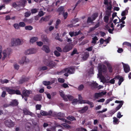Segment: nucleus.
Segmentation results:
<instances>
[{"label":"nucleus","instance_id":"obj_3","mask_svg":"<svg viewBox=\"0 0 131 131\" xmlns=\"http://www.w3.org/2000/svg\"><path fill=\"white\" fill-rule=\"evenodd\" d=\"M99 73L97 74V78H99L101 79V73L103 72L104 73L106 72L107 71V68L104 65H101L99 67Z\"/></svg>","mask_w":131,"mask_h":131},{"label":"nucleus","instance_id":"obj_34","mask_svg":"<svg viewBox=\"0 0 131 131\" xmlns=\"http://www.w3.org/2000/svg\"><path fill=\"white\" fill-rule=\"evenodd\" d=\"M67 96V97L66 98L68 100V99L70 101H72L74 99V97L73 96L70 95H68Z\"/></svg>","mask_w":131,"mask_h":131},{"label":"nucleus","instance_id":"obj_9","mask_svg":"<svg viewBox=\"0 0 131 131\" xmlns=\"http://www.w3.org/2000/svg\"><path fill=\"white\" fill-rule=\"evenodd\" d=\"M124 70L125 72L126 73H127L129 72L130 71V67L129 66L126 64H125L123 62H122Z\"/></svg>","mask_w":131,"mask_h":131},{"label":"nucleus","instance_id":"obj_22","mask_svg":"<svg viewBox=\"0 0 131 131\" xmlns=\"http://www.w3.org/2000/svg\"><path fill=\"white\" fill-rule=\"evenodd\" d=\"M18 103L17 100H14L13 101L10 102V105L12 106H16L18 105Z\"/></svg>","mask_w":131,"mask_h":131},{"label":"nucleus","instance_id":"obj_48","mask_svg":"<svg viewBox=\"0 0 131 131\" xmlns=\"http://www.w3.org/2000/svg\"><path fill=\"white\" fill-rule=\"evenodd\" d=\"M41 107V105L40 104H37L36 106V110H40Z\"/></svg>","mask_w":131,"mask_h":131},{"label":"nucleus","instance_id":"obj_24","mask_svg":"<svg viewBox=\"0 0 131 131\" xmlns=\"http://www.w3.org/2000/svg\"><path fill=\"white\" fill-rule=\"evenodd\" d=\"M28 79L27 78H22L19 81V84H22L24 82L28 81Z\"/></svg>","mask_w":131,"mask_h":131},{"label":"nucleus","instance_id":"obj_51","mask_svg":"<svg viewBox=\"0 0 131 131\" xmlns=\"http://www.w3.org/2000/svg\"><path fill=\"white\" fill-rule=\"evenodd\" d=\"M31 13L30 12H27L25 13V16L26 17H28L30 16Z\"/></svg>","mask_w":131,"mask_h":131},{"label":"nucleus","instance_id":"obj_61","mask_svg":"<svg viewBox=\"0 0 131 131\" xmlns=\"http://www.w3.org/2000/svg\"><path fill=\"white\" fill-rule=\"evenodd\" d=\"M121 114V113L120 112H118L117 115V117L118 118H120L123 116Z\"/></svg>","mask_w":131,"mask_h":131},{"label":"nucleus","instance_id":"obj_11","mask_svg":"<svg viewBox=\"0 0 131 131\" xmlns=\"http://www.w3.org/2000/svg\"><path fill=\"white\" fill-rule=\"evenodd\" d=\"M115 103H119L120 104L118 105L116 107L115 110L114 111V113L115 112L121 107L123 104V101L116 100L115 101Z\"/></svg>","mask_w":131,"mask_h":131},{"label":"nucleus","instance_id":"obj_18","mask_svg":"<svg viewBox=\"0 0 131 131\" xmlns=\"http://www.w3.org/2000/svg\"><path fill=\"white\" fill-rule=\"evenodd\" d=\"M23 113L25 115H29L31 116H33L34 115V114L31 112H30L28 111L27 110L25 109L23 110Z\"/></svg>","mask_w":131,"mask_h":131},{"label":"nucleus","instance_id":"obj_40","mask_svg":"<svg viewBox=\"0 0 131 131\" xmlns=\"http://www.w3.org/2000/svg\"><path fill=\"white\" fill-rule=\"evenodd\" d=\"M98 14L97 13H94L93 15H92L91 17L93 19V20H95L96 18L98 16Z\"/></svg>","mask_w":131,"mask_h":131},{"label":"nucleus","instance_id":"obj_58","mask_svg":"<svg viewBox=\"0 0 131 131\" xmlns=\"http://www.w3.org/2000/svg\"><path fill=\"white\" fill-rule=\"evenodd\" d=\"M116 79L115 77L111 79L109 81V82L112 84H114L115 83V80L114 79Z\"/></svg>","mask_w":131,"mask_h":131},{"label":"nucleus","instance_id":"obj_55","mask_svg":"<svg viewBox=\"0 0 131 131\" xmlns=\"http://www.w3.org/2000/svg\"><path fill=\"white\" fill-rule=\"evenodd\" d=\"M14 27L16 29H19V24H18L17 23H16L14 25Z\"/></svg>","mask_w":131,"mask_h":131},{"label":"nucleus","instance_id":"obj_45","mask_svg":"<svg viewBox=\"0 0 131 131\" xmlns=\"http://www.w3.org/2000/svg\"><path fill=\"white\" fill-rule=\"evenodd\" d=\"M19 26L21 27H24L26 26L25 23L23 22H20L19 23Z\"/></svg>","mask_w":131,"mask_h":131},{"label":"nucleus","instance_id":"obj_37","mask_svg":"<svg viewBox=\"0 0 131 131\" xmlns=\"http://www.w3.org/2000/svg\"><path fill=\"white\" fill-rule=\"evenodd\" d=\"M34 100L37 101H40L41 99V96L38 95L35 96L34 98Z\"/></svg>","mask_w":131,"mask_h":131},{"label":"nucleus","instance_id":"obj_59","mask_svg":"<svg viewBox=\"0 0 131 131\" xmlns=\"http://www.w3.org/2000/svg\"><path fill=\"white\" fill-rule=\"evenodd\" d=\"M62 14H63V16L64 18V19H66L68 16V13L67 12H66L64 13V12L63 13H62Z\"/></svg>","mask_w":131,"mask_h":131},{"label":"nucleus","instance_id":"obj_31","mask_svg":"<svg viewBox=\"0 0 131 131\" xmlns=\"http://www.w3.org/2000/svg\"><path fill=\"white\" fill-rule=\"evenodd\" d=\"M88 109V107L87 106H85L81 109L80 111L81 113H83L86 112Z\"/></svg>","mask_w":131,"mask_h":131},{"label":"nucleus","instance_id":"obj_62","mask_svg":"<svg viewBox=\"0 0 131 131\" xmlns=\"http://www.w3.org/2000/svg\"><path fill=\"white\" fill-rule=\"evenodd\" d=\"M64 80L62 78H59L58 79V81L60 83H63L64 82Z\"/></svg>","mask_w":131,"mask_h":131},{"label":"nucleus","instance_id":"obj_49","mask_svg":"<svg viewBox=\"0 0 131 131\" xmlns=\"http://www.w3.org/2000/svg\"><path fill=\"white\" fill-rule=\"evenodd\" d=\"M54 112H53L52 111H49L48 112H47V115H49L51 116L54 117V116L53 115Z\"/></svg>","mask_w":131,"mask_h":131},{"label":"nucleus","instance_id":"obj_26","mask_svg":"<svg viewBox=\"0 0 131 131\" xmlns=\"http://www.w3.org/2000/svg\"><path fill=\"white\" fill-rule=\"evenodd\" d=\"M92 41L91 43H93L94 44H95L97 42V41L98 39L97 37L95 36L93 38H92Z\"/></svg>","mask_w":131,"mask_h":131},{"label":"nucleus","instance_id":"obj_50","mask_svg":"<svg viewBox=\"0 0 131 131\" xmlns=\"http://www.w3.org/2000/svg\"><path fill=\"white\" fill-rule=\"evenodd\" d=\"M101 96V94L100 92L96 93L95 94V97L96 98H98L99 97Z\"/></svg>","mask_w":131,"mask_h":131},{"label":"nucleus","instance_id":"obj_17","mask_svg":"<svg viewBox=\"0 0 131 131\" xmlns=\"http://www.w3.org/2000/svg\"><path fill=\"white\" fill-rule=\"evenodd\" d=\"M59 92L60 95L63 98V99L66 101H68V99L66 98L67 96L64 94V92L62 91H60Z\"/></svg>","mask_w":131,"mask_h":131},{"label":"nucleus","instance_id":"obj_6","mask_svg":"<svg viewBox=\"0 0 131 131\" xmlns=\"http://www.w3.org/2000/svg\"><path fill=\"white\" fill-rule=\"evenodd\" d=\"M73 47V45L72 44H67L63 48L62 51L65 52H68Z\"/></svg>","mask_w":131,"mask_h":131},{"label":"nucleus","instance_id":"obj_7","mask_svg":"<svg viewBox=\"0 0 131 131\" xmlns=\"http://www.w3.org/2000/svg\"><path fill=\"white\" fill-rule=\"evenodd\" d=\"M4 124L6 126L9 128L13 127L15 125L14 122L10 119L5 120L4 122Z\"/></svg>","mask_w":131,"mask_h":131},{"label":"nucleus","instance_id":"obj_13","mask_svg":"<svg viewBox=\"0 0 131 131\" xmlns=\"http://www.w3.org/2000/svg\"><path fill=\"white\" fill-rule=\"evenodd\" d=\"M29 61V60L28 58L26 57H23L21 60L19 62V63L21 64H24L25 63H28Z\"/></svg>","mask_w":131,"mask_h":131},{"label":"nucleus","instance_id":"obj_64","mask_svg":"<svg viewBox=\"0 0 131 131\" xmlns=\"http://www.w3.org/2000/svg\"><path fill=\"white\" fill-rule=\"evenodd\" d=\"M44 15L43 12L42 11H41L39 12L38 15L39 17H41Z\"/></svg>","mask_w":131,"mask_h":131},{"label":"nucleus","instance_id":"obj_32","mask_svg":"<svg viewBox=\"0 0 131 131\" xmlns=\"http://www.w3.org/2000/svg\"><path fill=\"white\" fill-rule=\"evenodd\" d=\"M37 39L38 38L37 37H33L30 39V42L33 43L37 41Z\"/></svg>","mask_w":131,"mask_h":131},{"label":"nucleus","instance_id":"obj_8","mask_svg":"<svg viewBox=\"0 0 131 131\" xmlns=\"http://www.w3.org/2000/svg\"><path fill=\"white\" fill-rule=\"evenodd\" d=\"M112 6L110 4L109 6H107L105 11V15H106L110 16H111L112 12Z\"/></svg>","mask_w":131,"mask_h":131},{"label":"nucleus","instance_id":"obj_46","mask_svg":"<svg viewBox=\"0 0 131 131\" xmlns=\"http://www.w3.org/2000/svg\"><path fill=\"white\" fill-rule=\"evenodd\" d=\"M75 54H78V53H77V50L76 49L74 48L71 54V55L73 56Z\"/></svg>","mask_w":131,"mask_h":131},{"label":"nucleus","instance_id":"obj_43","mask_svg":"<svg viewBox=\"0 0 131 131\" xmlns=\"http://www.w3.org/2000/svg\"><path fill=\"white\" fill-rule=\"evenodd\" d=\"M30 50L31 54L35 53L37 51V50L35 48L30 49Z\"/></svg>","mask_w":131,"mask_h":131},{"label":"nucleus","instance_id":"obj_39","mask_svg":"<svg viewBox=\"0 0 131 131\" xmlns=\"http://www.w3.org/2000/svg\"><path fill=\"white\" fill-rule=\"evenodd\" d=\"M47 114V112L42 110L40 111V114L41 115L46 116Z\"/></svg>","mask_w":131,"mask_h":131},{"label":"nucleus","instance_id":"obj_23","mask_svg":"<svg viewBox=\"0 0 131 131\" xmlns=\"http://www.w3.org/2000/svg\"><path fill=\"white\" fill-rule=\"evenodd\" d=\"M93 74V70L92 68H91L88 71L87 75L89 77H91Z\"/></svg>","mask_w":131,"mask_h":131},{"label":"nucleus","instance_id":"obj_63","mask_svg":"<svg viewBox=\"0 0 131 131\" xmlns=\"http://www.w3.org/2000/svg\"><path fill=\"white\" fill-rule=\"evenodd\" d=\"M30 49L25 51V54L26 55L31 54Z\"/></svg>","mask_w":131,"mask_h":131},{"label":"nucleus","instance_id":"obj_2","mask_svg":"<svg viewBox=\"0 0 131 131\" xmlns=\"http://www.w3.org/2000/svg\"><path fill=\"white\" fill-rule=\"evenodd\" d=\"M23 42L21 39L19 38H13L11 39L10 45L11 46H16L22 44Z\"/></svg>","mask_w":131,"mask_h":131},{"label":"nucleus","instance_id":"obj_47","mask_svg":"<svg viewBox=\"0 0 131 131\" xmlns=\"http://www.w3.org/2000/svg\"><path fill=\"white\" fill-rule=\"evenodd\" d=\"M62 125L66 128H69L70 127V126L66 123H63Z\"/></svg>","mask_w":131,"mask_h":131},{"label":"nucleus","instance_id":"obj_41","mask_svg":"<svg viewBox=\"0 0 131 131\" xmlns=\"http://www.w3.org/2000/svg\"><path fill=\"white\" fill-rule=\"evenodd\" d=\"M110 16L105 15L104 18V21L106 23H108L109 19Z\"/></svg>","mask_w":131,"mask_h":131},{"label":"nucleus","instance_id":"obj_12","mask_svg":"<svg viewBox=\"0 0 131 131\" xmlns=\"http://www.w3.org/2000/svg\"><path fill=\"white\" fill-rule=\"evenodd\" d=\"M53 115L54 116V117H57L59 119V118H60L61 117H64L65 116V114L60 112L58 113L54 112Z\"/></svg>","mask_w":131,"mask_h":131},{"label":"nucleus","instance_id":"obj_56","mask_svg":"<svg viewBox=\"0 0 131 131\" xmlns=\"http://www.w3.org/2000/svg\"><path fill=\"white\" fill-rule=\"evenodd\" d=\"M113 122L115 123L116 124H117L118 119L116 117H114L113 118Z\"/></svg>","mask_w":131,"mask_h":131},{"label":"nucleus","instance_id":"obj_20","mask_svg":"<svg viewBox=\"0 0 131 131\" xmlns=\"http://www.w3.org/2000/svg\"><path fill=\"white\" fill-rule=\"evenodd\" d=\"M79 102L80 104H85V103H83L84 102H86V100H82V97L81 95H78Z\"/></svg>","mask_w":131,"mask_h":131},{"label":"nucleus","instance_id":"obj_19","mask_svg":"<svg viewBox=\"0 0 131 131\" xmlns=\"http://www.w3.org/2000/svg\"><path fill=\"white\" fill-rule=\"evenodd\" d=\"M115 78L117 79H119L118 84L119 85H120L121 83L124 80V79L122 77H121L117 75L115 77Z\"/></svg>","mask_w":131,"mask_h":131},{"label":"nucleus","instance_id":"obj_44","mask_svg":"<svg viewBox=\"0 0 131 131\" xmlns=\"http://www.w3.org/2000/svg\"><path fill=\"white\" fill-rule=\"evenodd\" d=\"M43 41L45 43H48L49 42L48 38L46 36L44 37V38L43 39Z\"/></svg>","mask_w":131,"mask_h":131},{"label":"nucleus","instance_id":"obj_1","mask_svg":"<svg viewBox=\"0 0 131 131\" xmlns=\"http://www.w3.org/2000/svg\"><path fill=\"white\" fill-rule=\"evenodd\" d=\"M3 90H5L8 92V93L10 94H16L17 95L21 94L20 91L18 90H15L10 87H5L2 88Z\"/></svg>","mask_w":131,"mask_h":131},{"label":"nucleus","instance_id":"obj_10","mask_svg":"<svg viewBox=\"0 0 131 131\" xmlns=\"http://www.w3.org/2000/svg\"><path fill=\"white\" fill-rule=\"evenodd\" d=\"M11 50V49L10 48H7L6 49L4 50L3 52L4 55V56L2 58L3 60H4L5 57H6L7 54H9Z\"/></svg>","mask_w":131,"mask_h":131},{"label":"nucleus","instance_id":"obj_27","mask_svg":"<svg viewBox=\"0 0 131 131\" xmlns=\"http://www.w3.org/2000/svg\"><path fill=\"white\" fill-rule=\"evenodd\" d=\"M128 9L126 8L124 11H123L121 13L122 16H125L126 15H127L128 13Z\"/></svg>","mask_w":131,"mask_h":131},{"label":"nucleus","instance_id":"obj_38","mask_svg":"<svg viewBox=\"0 0 131 131\" xmlns=\"http://www.w3.org/2000/svg\"><path fill=\"white\" fill-rule=\"evenodd\" d=\"M47 69V67L46 66L40 67L38 69L39 71H44Z\"/></svg>","mask_w":131,"mask_h":131},{"label":"nucleus","instance_id":"obj_52","mask_svg":"<svg viewBox=\"0 0 131 131\" xmlns=\"http://www.w3.org/2000/svg\"><path fill=\"white\" fill-rule=\"evenodd\" d=\"M123 45H126L128 46L131 47V44L130 43L127 42H125L123 43Z\"/></svg>","mask_w":131,"mask_h":131},{"label":"nucleus","instance_id":"obj_21","mask_svg":"<svg viewBox=\"0 0 131 131\" xmlns=\"http://www.w3.org/2000/svg\"><path fill=\"white\" fill-rule=\"evenodd\" d=\"M58 11L60 12L59 15H60L61 14L63 13L65 11L64 6H61L58 9Z\"/></svg>","mask_w":131,"mask_h":131},{"label":"nucleus","instance_id":"obj_16","mask_svg":"<svg viewBox=\"0 0 131 131\" xmlns=\"http://www.w3.org/2000/svg\"><path fill=\"white\" fill-rule=\"evenodd\" d=\"M42 49L47 53H49L50 51L49 46L46 45H43Z\"/></svg>","mask_w":131,"mask_h":131},{"label":"nucleus","instance_id":"obj_5","mask_svg":"<svg viewBox=\"0 0 131 131\" xmlns=\"http://www.w3.org/2000/svg\"><path fill=\"white\" fill-rule=\"evenodd\" d=\"M32 92L30 90H28L25 89L22 92L23 94H21L23 98H24L25 100L27 101V97L29 96V95L31 94Z\"/></svg>","mask_w":131,"mask_h":131},{"label":"nucleus","instance_id":"obj_36","mask_svg":"<svg viewBox=\"0 0 131 131\" xmlns=\"http://www.w3.org/2000/svg\"><path fill=\"white\" fill-rule=\"evenodd\" d=\"M59 119L69 124H71V122L67 120L66 119L64 118H59Z\"/></svg>","mask_w":131,"mask_h":131},{"label":"nucleus","instance_id":"obj_4","mask_svg":"<svg viewBox=\"0 0 131 131\" xmlns=\"http://www.w3.org/2000/svg\"><path fill=\"white\" fill-rule=\"evenodd\" d=\"M75 70L73 68L70 67L69 68H66L62 70L61 72V73H64V75L66 76H68V73L73 74Z\"/></svg>","mask_w":131,"mask_h":131},{"label":"nucleus","instance_id":"obj_57","mask_svg":"<svg viewBox=\"0 0 131 131\" xmlns=\"http://www.w3.org/2000/svg\"><path fill=\"white\" fill-rule=\"evenodd\" d=\"M84 88V85L82 84H81L79 86L78 90L79 91H81L83 90Z\"/></svg>","mask_w":131,"mask_h":131},{"label":"nucleus","instance_id":"obj_14","mask_svg":"<svg viewBox=\"0 0 131 131\" xmlns=\"http://www.w3.org/2000/svg\"><path fill=\"white\" fill-rule=\"evenodd\" d=\"M27 2L25 0H21L18 3V7H24L25 6V4Z\"/></svg>","mask_w":131,"mask_h":131},{"label":"nucleus","instance_id":"obj_29","mask_svg":"<svg viewBox=\"0 0 131 131\" xmlns=\"http://www.w3.org/2000/svg\"><path fill=\"white\" fill-rule=\"evenodd\" d=\"M89 56V53L88 52H86L84 54V56L83 57V59L85 60H86Z\"/></svg>","mask_w":131,"mask_h":131},{"label":"nucleus","instance_id":"obj_60","mask_svg":"<svg viewBox=\"0 0 131 131\" xmlns=\"http://www.w3.org/2000/svg\"><path fill=\"white\" fill-rule=\"evenodd\" d=\"M72 101V103L74 104H76L78 101H79L77 99H74Z\"/></svg>","mask_w":131,"mask_h":131},{"label":"nucleus","instance_id":"obj_28","mask_svg":"<svg viewBox=\"0 0 131 131\" xmlns=\"http://www.w3.org/2000/svg\"><path fill=\"white\" fill-rule=\"evenodd\" d=\"M67 118L69 120L71 121H75L76 118L73 116H68Z\"/></svg>","mask_w":131,"mask_h":131},{"label":"nucleus","instance_id":"obj_53","mask_svg":"<svg viewBox=\"0 0 131 131\" xmlns=\"http://www.w3.org/2000/svg\"><path fill=\"white\" fill-rule=\"evenodd\" d=\"M93 20V19L91 17H88V19L87 22L88 23H91Z\"/></svg>","mask_w":131,"mask_h":131},{"label":"nucleus","instance_id":"obj_25","mask_svg":"<svg viewBox=\"0 0 131 131\" xmlns=\"http://www.w3.org/2000/svg\"><path fill=\"white\" fill-rule=\"evenodd\" d=\"M54 81H53L52 82H51L50 81H44L42 82L43 84L45 85H50L52 83H54Z\"/></svg>","mask_w":131,"mask_h":131},{"label":"nucleus","instance_id":"obj_54","mask_svg":"<svg viewBox=\"0 0 131 131\" xmlns=\"http://www.w3.org/2000/svg\"><path fill=\"white\" fill-rule=\"evenodd\" d=\"M54 55L57 57H59L60 56V53L57 50H55L54 51Z\"/></svg>","mask_w":131,"mask_h":131},{"label":"nucleus","instance_id":"obj_35","mask_svg":"<svg viewBox=\"0 0 131 131\" xmlns=\"http://www.w3.org/2000/svg\"><path fill=\"white\" fill-rule=\"evenodd\" d=\"M9 82V81L7 79H5L3 80L1 79L0 80V82L2 84H4V83H7Z\"/></svg>","mask_w":131,"mask_h":131},{"label":"nucleus","instance_id":"obj_15","mask_svg":"<svg viewBox=\"0 0 131 131\" xmlns=\"http://www.w3.org/2000/svg\"><path fill=\"white\" fill-rule=\"evenodd\" d=\"M46 65L49 67L52 68L55 66V62L52 61H49L46 63Z\"/></svg>","mask_w":131,"mask_h":131},{"label":"nucleus","instance_id":"obj_30","mask_svg":"<svg viewBox=\"0 0 131 131\" xmlns=\"http://www.w3.org/2000/svg\"><path fill=\"white\" fill-rule=\"evenodd\" d=\"M48 17L46 16L45 17H42L41 19L39 20V22L41 23L42 22V20L44 21H47L48 20Z\"/></svg>","mask_w":131,"mask_h":131},{"label":"nucleus","instance_id":"obj_42","mask_svg":"<svg viewBox=\"0 0 131 131\" xmlns=\"http://www.w3.org/2000/svg\"><path fill=\"white\" fill-rule=\"evenodd\" d=\"M25 28L26 30H31L33 29V28L31 26H25Z\"/></svg>","mask_w":131,"mask_h":131},{"label":"nucleus","instance_id":"obj_33","mask_svg":"<svg viewBox=\"0 0 131 131\" xmlns=\"http://www.w3.org/2000/svg\"><path fill=\"white\" fill-rule=\"evenodd\" d=\"M83 103L89 104L90 105V107L91 108L93 107H94V104L92 102H90L89 101L86 100V102H84Z\"/></svg>","mask_w":131,"mask_h":131}]
</instances>
